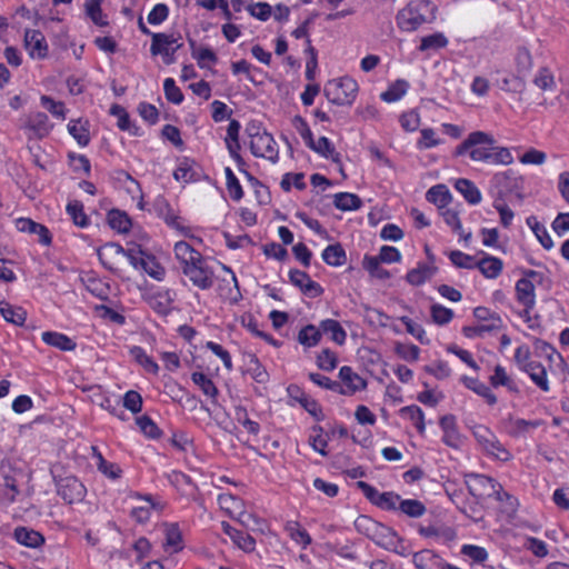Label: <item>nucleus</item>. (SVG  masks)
<instances>
[{"instance_id": "obj_1", "label": "nucleus", "mask_w": 569, "mask_h": 569, "mask_svg": "<svg viewBox=\"0 0 569 569\" xmlns=\"http://www.w3.org/2000/svg\"><path fill=\"white\" fill-rule=\"evenodd\" d=\"M436 6L430 0H411L398 11L396 20L402 31L412 32L436 18Z\"/></svg>"}, {"instance_id": "obj_2", "label": "nucleus", "mask_w": 569, "mask_h": 569, "mask_svg": "<svg viewBox=\"0 0 569 569\" xmlns=\"http://www.w3.org/2000/svg\"><path fill=\"white\" fill-rule=\"evenodd\" d=\"M495 150L496 139L492 134L475 131L456 148L453 156L460 157L468 153L473 161H488L493 157Z\"/></svg>"}, {"instance_id": "obj_3", "label": "nucleus", "mask_w": 569, "mask_h": 569, "mask_svg": "<svg viewBox=\"0 0 569 569\" xmlns=\"http://www.w3.org/2000/svg\"><path fill=\"white\" fill-rule=\"evenodd\" d=\"M357 92L358 83L350 77L329 80L323 88L327 99L337 106H351Z\"/></svg>"}, {"instance_id": "obj_4", "label": "nucleus", "mask_w": 569, "mask_h": 569, "mask_svg": "<svg viewBox=\"0 0 569 569\" xmlns=\"http://www.w3.org/2000/svg\"><path fill=\"white\" fill-rule=\"evenodd\" d=\"M182 272L193 286L201 290H208L213 286L214 272L203 257L183 268Z\"/></svg>"}, {"instance_id": "obj_5", "label": "nucleus", "mask_w": 569, "mask_h": 569, "mask_svg": "<svg viewBox=\"0 0 569 569\" xmlns=\"http://www.w3.org/2000/svg\"><path fill=\"white\" fill-rule=\"evenodd\" d=\"M182 43L173 34L153 33L150 52L152 56L160 54L167 64L174 62V52L181 48Z\"/></svg>"}, {"instance_id": "obj_6", "label": "nucleus", "mask_w": 569, "mask_h": 569, "mask_svg": "<svg viewBox=\"0 0 569 569\" xmlns=\"http://www.w3.org/2000/svg\"><path fill=\"white\" fill-rule=\"evenodd\" d=\"M356 526L380 546L392 543L396 537L395 532H392L390 528L385 527L365 516L357 519Z\"/></svg>"}, {"instance_id": "obj_7", "label": "nucleus", "mask_w": 569, "mask_h": 569, "mask_svg": "<svg viewBox=\"0 0 569 569\" xmlns=\"http://www.w3.org/2000/svg\"><path fill=\"white\" fill-rule=\"evenodd\" d=\"M250 150L254 157L264 158L271 162L278 161L279 151L277 143L273 137L268 132L250 141Z\"/></svg>"}, {"instance_id": "obj_8", "label": "nucleus", "mask_w": 569, "mask_h": 569, "mask_svg": "<svg viewBox=\"0 0 569 569\" xmlns=\"http://www.w3.org/2000/svg\"><path fill=\"white\" fill-rule=\"evenodd\" d=\"M412 562L417 569H461L448 563L439 555L429 549L413 553Z\"/></svg>"}, {"instance_id": "obj_9", "label": "nucleus", "mask_w": 569, "mask_h": 569, "mask_svg": "<svg viewBox=\"0 0 569 569\" xmlns=\"http://www.w3.org/2000/svg\"><path fill=\"white\" fill-rule=\"evenodd\" d=\"M24 48L32 59H44L49 51L42 32L33 29H28L24 32Z\"/></svg>"}, {"instance_id": "obj_10", "label": "nucleus", "mask_w": 569, "mask_h": 569, "mask_svg": "<svg viewBox=\"0 0 569 569\" xmlns=\"http://www.w3.org/2000/svg\"><path fill=\"white\" fill-rule=\"evenodd\" d=\"M539 273L536 271H529L526 277L519 279L516 283V292L519 302H521L526 308H531L535 305V283Z\"/></svg>"}, {"instance_id": "obj_11", "label": "nucleus", "mask_w": 569, "mask_h": 569, "mask_svg": "<svg viewBox=\"0 0 569 569\" xmlns=\"http://www.w3.org/2000/svg\"><path fill=\"white\" fill-rule=\"evenodd\" d=\"M339 378L342 381V391H338L339 395L351 396L367 387L366 380L349 366L340 368Z\"/></svg>"}, {"instance_id": "obj_12", "label": "nucleus", "mask_w": 569, "mask_h": 569, "mask_svg": "<svg viewBox=\"0 0 569 569\" xmlns=\"http://www.w3.org/2000/svg\"><path fill=\"white\" fill-rule=\"evenodd\" d=\"M84 491L83 485L74 477H66L58 482V493L68 503L80 501Z\"/></svg>"}, {"instance_id": "obj_13", "label": "nucleus", "mask_w": 569, "mask_h": 569, "mask_svg": "<svg viewBox=\"0 0 569 569\" xmlns=\"http://www.w3.org/2000/svg\"><path fill=\"white\" fill-rule=\"evenodd\" d=\"M289 279L292 284L298 287L305 295H308L309 297H319L323 291L321 286L318 282L311 280L309 274L305 271L290 270Z\"/></svg>"}, {"instance_id": "obj_14", "label": "nucleus", "mask_w": 569, "mask_h": 569, "mask_svg": "<svg viewBox=\"0 0 569 569\" xmlns=\"http://www.w3.org/2000/svg\"><path fill=\"white\" fill-rule=\"evenodd\" d=\"M419 533L425 538H431L440 543H448L456 539V530L446 525L420 526Z\"/></svg>"}, {"instance_id": "obj_15", "label": "nucleus", "mask_w": 569, "mask_h": 569, "mask_svg": "<svg viewBox=\"0 0 569 569\" xmlns=\"http://www.w3.org/2000/svg\"><path fill=\"white\" fill-rule=\"evenodd\" d=\"M287 390L289 396L299 402L318 421L323 419V413L319 403L309 398V396L299 386L290 385Z\"/></svg>"}, {"instance_id": "obj_16", "label": "nucleus", "mask_w": 569, "mask_h": 569, "mask_svg": "<svg viewBox=\"0 0 569 569\" xmlns=\"http://www.w3.org/2000/svg\"><path fill=\"white\" fill-rule=\"evenodd\" d=\"M14 540L28 548L38 549L44 545V537L37 530L28 527H17L13 531Z\"/></svg>"}, {"instance_id": "obj_17", "label": "nucleus", "mask_w": 569, "mask_h": 569, "mask_svg": "<svg viewBox=\"0 0 569 569\" xmlns=\"http://www.w3.org/2000/svg\"><path fill=\"white\" fill-rule=\"evenodd\" d=\"M26 128L33 132L38 138H43L49 134L52 124L46 113L37 111L28 116Z\"/></svg>"}, {"instance_id": "obj_18", "label": "nucleus", "mask_w": 569, "mask_h": 569, "mask_svg": "<svg viewBox=\"0 0 569 569\" xmlns=\"http://www.w3.org/2000/svg\"><path fill=\"white\" fill-rule=\"evenodd\" d=\"M124 249L117 243H106L98 249V257L100 262L109 270L116 271L114 267L117 260L122 257Z\"/></svg>"}, {"instance_id": "obj_19", "label": "nucleus", "mask_w": 569, "mask_h": 569, "mask_svg": "<svg viewBox=\"0 0 569 569\" xmlns=\"http://www.w3.org/2000/svg\"><path fill=\"white\" fill-rule=\"evenodd\" d=\"M523 187V178L518 170L508 168L500 172V188H503L506 192H516L520 198V191Z\"/></svg>"}, {"instance_id": "obj_20", "label": "nucleus", "mask_w": 569, "mask_h": 569, "mask_svg": "<svg viewBox=\"0 0 569 569\" xmlns=\"http://www.w3.org/2000/svg\"><path fill=\"white\" fill-rule=\"evenodd\" d=\"M223 532L229 536L232 541L244 551H252L256 547V540L248 533L233 528L228 522L221 523Z\"/></svg>"}, {"instance_id": "obj_21", "label": "nucleus", "mask_w": 569, "mask_h": 569, "mask_svg": "<svg viewBox=\"0 0 569 569\" xmlns=\"http://www.w3.org/2000/svg\"><path fill=\"white\" fill-rule=\"evenodd\" d=\"M174 254L180 262L181 270L202 258V254L186 241H178L174 244Z\"/></svg>"}, {"instance_id": "obj_22", "label": "nucleus", "mask_w": 569, "mask_h": 569, "mask_svg": "<svg viewBox=\"0 0 569 569\" xmlns=\"http://www.w3.org/2000/svg\"><path fill=\"white\" fill-rule=\"evenodd\" d=\"M436 272L437 267L435 264L418 263L417 268L407 273L406 279L412 286H420L431 279Z\"/></svg>"}, {"instance_id": "obj_23", "label": "nucleus", "mask_w": 569, "mask_h": 569, "mask_svg": "<svg viewBox=\"0 0 569 569\" xmlns=\"http://www.w3.org/2000/svg\"><path fill=\"white\" fill-rule=\"evenodd\" d=\"M141 505L136 506L131 510V517L140 523H144L150 519L151 511L159 507V503L154 502L151 496L136 495Z\"/></svg>"}, {"instance_id": "obj_24", "label": "nucleus", "mask_w": 569, "mask_h": 569, "mask_svg": "<svg viewBox=\"0 0 569 569\" xmlns=\"http://www.w3.org/2000/svg\"><path fill=\"white\" fill-rule=\"evenodd\" d=\"M42 340L47 345L62 351H72L77 347L76 342L71 338L56 331H44L42 333Z\"/></svg>"}, {"instance_id": "obj_25", "label": "nucleus", "mask_w": 569, "mask_h": 569, "mask_svg": "<svg viewBox=\"0 0 569 569\" xmlns=\"http://www.w3.org/2000/svg\"><path fill=\"white\" fill-rule=\"evenodd\" d=\"M192 382L207 396L212 403H217L219 390L214 382L203 372L196 371L191 375Z\"/></svg>"}, {"instance_id": "obj_26", "label": "nucleus", "mask_w": 569, "mask_h": 569, "mask_svg": "<svg viewBox=\"0 0 569 569\" xmlns=\"http://www.w3.org/2000/svg\"><path fill=\"white\" fill-rule=\"evenodd\" d=\"M525 372H527L530 377V379L536 383L538 388H540L542 391L548 392L549 385H548V378H547V371L546 368L536 361H530L523 369Z\"/></svg>"}, {"instance_id": "obj_27", "label": "nucleus", "mask_w": 569, "mask_h": 569, "mask_svg": "<svg viewBox=\"0 0 569 569\" xmlns=\"http://www.w3.org/2000/svg\"><path fill=\"white\" fill-rule=\"evenodd\" d=\"M542 425L541 420H525V419H516V420H509L506 422L505 428L506 431L513 436V437H520L528 433L530 430L536 429Z\"/></svg>"}, {"instance_id": "obj_28", "label": "nucleus", "mask_w": 569, "mask_h": 569, "mask_svg": "<svg viewBox=\"0 0 569 569\" xmlns=\"http://www.w3.org/2000/svg\"><path fill=\"white\" fill-rule=\"evenodd\" d=\"M0 313L6 321L16 326H22L27 319V312L21 307H14L7 301H0Z\"/></svg>"}, {"instance_id": "obj_29", "label": "nucleus", "mask_w": 569, "mask_h": 569, "mask_svg": "<svg viewBox=\"0 0 569 569\" xmlns=\"http://www.w3.org/2000/svg\"><path fill=\"white\" fill-rule=\"evenodd\" d=\"M68 131L81 147L89 144L90 133L88 121H82L81 119L70 120Z\"/></svg>"}, {"instance_id": "obj_30", "label": "nucleus", "mask_w": 569, "mask_h": 569, "mask_svg": "<svg viewBox=\"0 0 569 569\" xmlns=\"http://www.w3.org/2000/svg\"><path fill=\"white\" fill-rule=\"evenodd\" d=\"M333 204L341 211H351L360 209L362 200L355 193L339 192L333 197Z\"/></svg>"}, {"instance_id": "obj_31", "label": "nucleus", "mask_w": 569, "mask_h": 569, "mask_svg": "<svg viewBox=\"0 0 569 569\" xmlns=\"http://www.w3.org/2000/svg\"><path fill=\"white\" fill-rule=\"evenodd\" d=\"M382 261L377 256L366 254L362 260V267L372 278L386 280L390 278V272L381 267Z\"/></svg>"}, {"instance_id": "obj_32", "label": "nucleus", "mask_w": 569, "mask_h": 569, "mask_svg": "<svg viewBox=\"0 0 569 569\" xmlns=\"http://www.w3.org/2000/svg\"><path fill=\"white\" fill-rule=\"evenodd\" d=\"M426 506L417 499H400L398 503V512L410 517L420 518L426 513Z\"/></svg>"}, {"instance_id": "obj_33", "label": "nucleus", "mask_w": 569, "mask_h": 569, "mask_svg": "<svg viewBox=\"0 0 569 569\" xmlns=\"http://www.w3.org/2000/svg\"><path fill=\"white\" fill-rule=\"evenodd\" d=\"M321 333L330 335V338L338 345H343L347 333L341 325L333 319H326L320 322Z\"/></svg>"}, {"instance_id": "obj_34", "label": "nucleus", "mask_w": 569, "mask_h": 569, "mask_svg": "<svg viewBox=\"0 0 569 569\" xmlns=\"http://www.w3.org/2000/svg\"><path fill=\"white\" fill-rule=\"evenodd\" d=\"M455 188L460 192L463 198L471 204H477L481 200L478 188L468 179H458L455 183Z\"/></svg>"}, {"instance_id": "obj_35", "label": "nucleus", "mask_w": 569, "mask_h": 569, "mask_svg": "<svg viewBox=\"0 0 569 569\" xmlns=\"http://www.w3.org/2000/svg\"><path fill=\"white\" fill-rule=\"evenodd\" d=\"M176 299V292L172 290H162L158 291L152 297V307L153 309L161 313L167 315L171 309V303Z\"/></svg>"}, {"instance_id": "obj_36", "label": "nucleus", "mask_w": 569, "mask_h": 569, "mask_svg": "<svg viewBox=\"0 0 569 569\" xmlns=\"http://www.w3.org/2000/svg\"><path fill=\"white\" fill-rule=\"evenodd\" d=\"M108 223L111 229L120 233L128 232L131 227V221L128 214L117 209H112L108 212Z\"/></svg>"}, {"instance_id": "obj_37", "label": "nucleus", "mask_w": 569, "mask_h": 569, "mask_svg": "<svg viewBox=\"0 0 569 569\" xmlns=\"http://www.w3.org/2000/svg\"><path fill=\"white\" fill-rule=\"evenodd\" d=\"M284 529L290 538L302 548H307L312 541L310 535L297 521H288Z\"/></svg>"}, {"instance_id": "obj_38", "label": "nucleus", "mask_w": 569, "mask_h": 569, "mask_svg": "<svg viewBox=\"0 0 569 569\" xmlns=\"http://www.w3.org/2000/svg\"><path fill=\"white\" fill-rule=\"evenodd\" d=\"M329 436L325 433L323 428L320 426L312 427L311 435L309 437V443L312 449L319 452L321 456L327 457V446H328Z\"/></svg>"}, {"instance_id": "obj_39", "label": "nucleus", "mask_w": 569, "mask_h": 569, "mask_svg": "<svg viewBox=\"0 0 569 569\" xmlns=\"http://www.w3.org/2000/svg\"><path fill=\"white\" fill-rule=\"evenodd\" d=\"M527 224L545 249H551L553 247L552 239L549 236L546 227L541 224L535 216L527 218Z\"/></svg>"}, {"instance_id": "obj_40", "label": "nucleus", "mask_w": 569, "mask_h": 569, "mask_svg": "<svg viewBox=\"0 0 569 569\" xmlns=\"http://www.w3.org/2000/svg\"><path fill=\"white\" fill-rule=\"evenodd\" d=\"M92 450L97 458V467L100 472L112 480L121 477L122 470L118 465L107 461L96 447H92Z\"/></svg>"}, {"instance_id": "obj_41", "label": "nucleus", "mask_w": 569, "mask_h": 569, "mask_svg": "<svg viewBox=\"0 0 569 569\" xmlns=\"http://www.w3.org/2000/svg\"><path fill=\"white\" fill-rule=\"evenodd\" d=\"M409 83L406 80L399 79L391 83L389 88L380 94V98L386 102H395L400 100L408 91Z\"/></svg>"}, {"instance_id": "obj_42", "label": "nucleus", "mask_w": 569, "mask_h": 569, "mask_svg": "<svg viewBox=\"0 0 569 569\" xmlns=\"http://www.w3.org/2000/svg\"><path fill=\"white\" fill-rule=\"evenodd\" d=\"M468 487L473 496L483 497L489 495V490L493 489V483L491 479L476 475L471 477Z\"/></svg>"}, {"instance_id": "obj_43", "label": "nucleus", "mask_w": 569, "mask_h": 569, "mask_svg": "<svg viewBox=\"0 0 569 569\" xmlns=\"http://www.w3.org/2000/svg\"><path fill=\"white\" fill-rule=\"evenodd\" d=\"M322 259L329 266L339 267L346 262V252L341 244H330L323 250Z\"/></svg>"}, {"instance_id": "obj_44", "label": "nucleus", "mask_w": 569, "mask_h": 569, "mask_svg": "<svg viewBox=\"0 0 569 569\" xmlns=\"http://www.w3.org/2000/svg\"><path fill=\"white\" fill-rule=\"evenodd\" d=\"M321 339V329L313 325L303 327L298 335V341L308 348L315 347Z\"/></svg>"}, {"instance_id": "obj_45", "label": "nucleus", "mask_w": 569, "mask_h": 569, "mask_svg": "<svg viewBox=\"0 0 569 569\" xmlns=\"http://www.w3.org/2000/svg\"><path fill=\"white\" fill-rule=\"evenodd\" d=\"M66 209L76 226H78L80 228L88 227L89 218L84 213L82 202H80L78 200L70 201L67 204Z\"/></svg>"}, {"instance_id": "obj_46", "label": "nucleus", "mask_w": 569, "mask_h": 569, "mask_svg": "<svg viewBox=\"0 0 569 569\" xmlns=\"http://www.w3.org/2000/svg\"><path fill=\"white\" fill-rule=\"evenodd\" d=\"M400 413L403 418L412 421V423L415 425L420 435L425 432V415L423 411L418 406L403 407L400 410Z\"/></svg>"}, {"instance_id": "obj_47", "label": "nucleus", "mask_w": 569, "mask_h": 569, "mask_svg": "<svg viewBox=\"0 0 569 569\" xmlns=\"http://www.w3.org/2000/svg\"><path fill=\"white\" fill-rule=\"evenodd\" d=\"M190 47L192 49V57L197 59L200 68L207 67L209 63L214 64L218 61L217 54L210 48L196 49V42L190 39Z\"/></svg>"}, {"instance_id": "obj_48", "label": "nucleus", "mask_w": 569, "mask_h": 569, "mask_svg": "<svg viewBox=\"0 0 569 569\" xmlns=\"http://www.w3.org/2000/svg\"><path fill=\"white\" fill-rule=\"evenodd\" d=\"M533 83L543 91H553L556 89L555 76L552 71L546 67L538 70Z\"/></svg>"}, {"instance_id": "obj_49", "label": "nucleus", "mask_w": 569, "mask_h": 569, "mask_svg": "<svg viewBox=\"0 0 569 569\" xmlns=\"http://www.w3.org/2000/svg\"><path fill=\"white\" fill-rule=\"evenodd\" d=\"M130 355L148 372H151V373L158 372V370H159L158 365L146 353L143 348L134 346L130 349Z\"/></svg>"}, {"instance_id": "obj_50", "label": "nucleus", "mask_w": 569, "mask_h": 569, "mask_svg": "<svg viewBox=\"0 0 569 569\" xmlns=\"http://www.w3.org/2000/svg\"><path fill=\"white\" fill-rule=\"evenodd\" d=\"M427 199L430 201V202H433L436 203L437 206H439L440 209L443 210V208L449 203L450 201V193L449 191L446 189L445 186H435L432 188H430L427 192Z\"/></svg>"}, {"instance_id": "obj_51", "label": "nucleus", "mask_w": 569, "mask_h": 569, "mask_svg": "<svg viewBox=\"0 0 569 569\" xmlns=\"http://www.w3.org/2000/svg\"><path fill=\"white\" fill-rule=\"evenodd\" d=\"M441 216L445 219L446 223L452 228L453 231L458 232L460 237L467 242L471 238V233H465L461 228V222L459 220L457 211L452 209H443L441 211Z\"/></svg>"}, {"instance_id": "obj_52", "label": "nucleus", "mask_w": 569, "mask_h": 569, "mask_svg": "<svg viewBox=\"0 0 569 569\" xmlns=\"http://www.w3.org/2000/svg\"><path fill=\"white\" fill-rule=\"evenodd\" d=\"M522 547L538 558L548 556V546L545 541L535 537H525Z\"/></svg>"}, {"instance_id": "obj_53", "label": "nucleus", "mask_w": 569, "mask_h": 569, "mask_svg": "<svg viewBox=\"0 0 569 569\" xmlns=\"http://www.w3.org/2000/svg\"><path fill=\"white\" fill-rule=\"evenodd\" d=\"M461 553L472 561V566L486 562V560L488 559L487 550L482 547L475 545H463L461 547Z\"/></svg>"}, {"instance_id": "obj_54", "label": "nucleus", "mask_w": 569, "mask_h": 569, "mask_svg": "<svg viewBox=\"0 0 569 569\" xmlns=\"http://www.w3.org/2000/svg\"><path fill=\"white\" fill-rule=\"evenodd\" d=\"M448 44L447 38L442 33H433L421 39L420 51L438 50Z\"/></svg>"}, {"instance_id": "obj_55", "label": "nucleus", "mask_w": 569, "mask_h": 569, "mask_svg": "<svg viewBox=\"0 0 569 569\" xmlns=\"http://www.w3.org/2000/svg\"><path fill=\"white\" fill-rule=\"evenodd\" d=\"M224 173L227 180V188L231 199L234 201H239L243 197L242 187L239 180L237 179L233 171L229 167L224 169Z\"/></svg>"}, {"instance_id": "obj_56", "label": "nucleus", "mask_w": 569, "mask_h": 569, "mask_svg": "<svg viewBox=\"0 0 569 569\" xmlns=\"http://www.w3.org/2000/svg\"><path fill=\"white\" fill-rule=\"evenodd\" d=\"M84 284L93 296L104 300L108 298L110 288L107 283L102 282L99 279H96L93 277H88L84 279Z\"/></svg>"}, {"instance_id": "obj_57", "label": "nucleus", "mask_w": 569, "mask_h": 569, "mask_svg": "<svg viewBox=\"0 0 569 569\" xmlns=\"http://www.w3.org/2000/svg\"><path fill=\"white\" fill-rule=\"evenodd\" d=\"M181 532L179 530L178 525L171 523L166 529V543L164 546L168 548H171L172 551H179L181 550Z\"/></svg>"}, {"instance_id": "obj_58", "label": "nucleus", "mask_w": 569, "mask_h": 569, "mask_svg": "<svg viewBox=\"0 0 569 569\" xmlns=\"http://www.w3.org/2000/svg\"><path fill=\"white\" fill-rule=\"evenodd\" d=\"M400 499L401 497L392 491L381 492L376 506L382 510L398 511V503L400 502Z\"/></svg>"}, {"instance_id": "obj_59", "label": "nucleus", "mask_w": 569, "mask_h": 569, "mask_svg": "<svg viewBox=\"0 0 569 569\" xmlns=\"http://www.w3.org/2000/svg\"><path fill=\"white\" fill-rule=\"evenodd\" d=\"M449 258L451 262L458 268L472 269L477 264L475 257L463 253L459 250L451 251Z\"/></svg>"}, {"instance_id": "obj_60", "label": "nucleus", "mask_w": 569, "mask_h": 569, "mask_svg": "<svg viewBox=\"0 0 569 569\" xmlns=\"http://www.w3.org/2000/svg\"><path fill=\"white\" fill-rule=\"evenodd\" d=\"M163 90L166 98L174 103L180 104L183 101V93L181 90L176 86V82L172 78H167L163 82Z\"/></svg>"}, {"instance_id": "obj_61", "label": "nucleus", "mask_w": 569, "mask_h": 569, "mask_svg": "<svg viewBox=\"0 0 569 569\" xmlns=\"http://www.w3.org/2000/svg\"><path fill=\"white\" fill-rule=\"evenodd\" d=\"M337 356L330 349H323L317 357V365L325 371H332L337 367Z\"/></svg>"}, {"instance_id": "obj_62", "label": "nucleus", "mask_w": 569, "mask_h": 569, "mask_svg": "<svg viewBox=\"0 0 569 569\" xmlns=\"http://www.w3.org/2000/svg\"><path fill=\"white\" fill-rule=\"evenodd\" d=\"M431 317L435 323L443 326L451 321L453 318V311L441 305H432Z\"/></svg>"}, {"instance_id": "obj_63", "label": "nucleus", "mask_w": 569, "mask_h": 569, "mask_svg": "<svg viewBox=\"0 0 569 569\" xmlns=\"http://www.w3.org/2000/svg\"><path fill=\"white\" fill-rule=\"evenodd\" d=\"M476 267L487 278H496L498 276V260L493 257H486L477 261Z\"/></svg>"}, {"instance_id": "obj_64", "label": "nucleus", "mask_w": 569, "mask_h": 569, "mask_svg": "<svg viewBox=\"0 0 569 569\" xmlns=\"http://www.w3.org/2000/svg\"><path fill=\"white\" fill-rule=\"evenodd\" d=\"M248 12L260 21H267L271 17V6L267 2L252 3L247 7Z\"/></svg>"}]
</instances>
